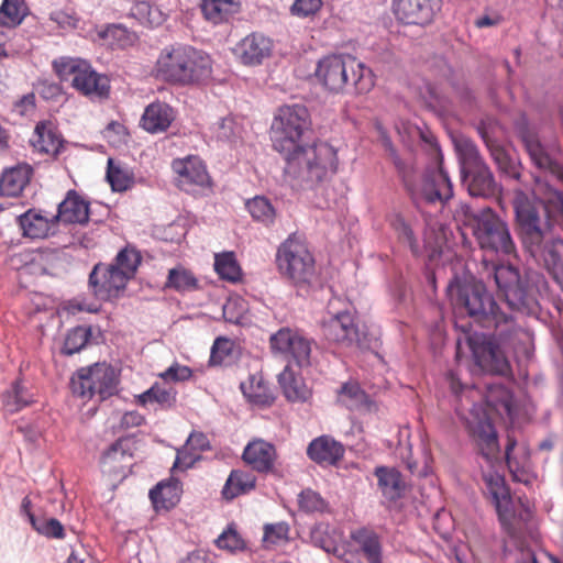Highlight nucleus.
Listing matches in <instances>:
<instances>
[{"label":"nucleus","instance_id":"nucleus-1","mask_svg":"<svg viewBox=\"0 0 563 563\" xmlns=\"http://www.w3.org/2000/svg\"><path fill=\"white\" fill-rule=\"evenodd\" d=\"M309 109L303 103L279 107L271 125L273 148L285 161L284 174L291 187L314 190L336 174L338 151L330 143L312 140Z\"/></svg>","mask_w":563,"mask_h":563},{"label":"nucleus","instance_id":"nucleus-2","mask_svg":"<svg viewBox=\"0 0 563 563\" xmlns=\"http://www.w3.org/2000/svg\"><path fill=\"white\" fill-rule=\"evenodd\" d=\"M317 81L329 92L365 95L375 86V75L368 66L350 54L323 56L314 69Z\"/></svg>","mask_w":563,"mask_h":563},{"label":"nucleus","instance_id":"nucleus-3","mask_svg":"<svg viewBox=\"0 0 563 563\" xmlns=\"http://www.w3.org/2000/svg\"><path fill=\"white\" fill-rule=\"evenodd\" d=\"M446 289L456 309L477 323H508L511 316L504 312L486 284L472 274H455Z\"/></svg>","mask_w":563,"mask_h":563},{"label":"nucleus","instance_id":"nucleus-4","mask_svg":"<svg viewBox=\"0 0 563 563\" xmlns=\"http://www.w3.org/2000/svg\"><path fill=\"white\" fill-rule=\"evenodd\" d=\"M494 280L511 311L534 316L540 309L541 287L545 285L542 274L533 269L521 272L511 264H500L494 268Z\"/></svg>","mask_w":563,"mask_h":563},{"label":"nucleus","instance_id":"nucleus-5","mask_svg":"<svg viewBox=\"0 0 563 563\" xmlns=\"http://www.w3.org/2000/svg\"><path fill=\"white\" fill-rule=\"evenodd\" d=\"M141 262L140 251L126 245L118 252L112 263H97L88 277L91 294L103 301L118 298L129 280L134 278Z\"/></svg>","mask_w":563,"mask_h":563},{"label":"nucleus","instance_id":"nucleus-6","mask_svg":"<svg viewBox=\"0 0 563 563\" xmlns=\"http://www.w3.org/2000/svg\"><path fill=\"white\" fill-rule=\"evenodd\" d=\"M157 71L172 84H203L212 74L211 58L201 49L183 45L161 54L157 59Z\"/></svg>","mask_w":563,"mask_h":563},{"label":"nucleus","instance_id":"nucleus-7","mask_svg":"<svg viewBox=\"0 0 563 563\" xmlns=\"http://www.w3.org/2000/svg\"><path fill=\"white\" fill-rule=\"evenodd\" d=\"M460 222L468 228L484 251L510 254L515 247L509 228L490 207L475 210L468 203H461L457 211Z\"/></svg>","mask_w":563,"mask_h":563},{"label":"nucleus","instance_id":"nucleus-8","mask_svg":"<svg viewBox=\"0 0 563 563\" xmlns=\"http://www.w3.org/2000/svg\"><path fill=\"white\" fill-rule=\"evenodd\" d=\"M276 265L282 276L297 287L310 284L316 273L314 257L298 233H291L278 246Z\"/></svg>","mask_w":563,"mask_h":563},{"label":"nucleus","instance_id":"nucleus-9","mask_svg":"<svg viewBox=\"0 0 563 563\" xmlns=\"http://www.w3.org/2000/svg\"><path fill=\"white\" fill-rule=\"evenodd\" d=\"M468 161L460 166L461 184L474 198H495L501 191V185L496 180L488 165L482 159L477 147L466 143Z\"/></svg>","mask_w":563,"mask_h":563},{"label":"nucleus","instance_id":"nucleus-10","mask_svg":"<svg viewBox=\"0 0 563 563\" xmlns=\"http://www.w3.org/2000/svg\"><path fill=\"white\" fill-rule=\"evenodd\" d=\"M466 344L474 364L482 372L506 375L510 371V363L495 334L478 331L470 332L466 334Z\"/></svg>","mask_w":563,"mask_h":563},{"label":"nucleus","instance_id":"nucleus-11","mask_svg":"<svg viewBox=\"0 0 563 563\" xmlns=\"http://www.w3.org/2000/svg\"><path fill=\"white\" fill-rule=\"evenodd\" d=\"M323 335L330 342L343 347L366 346V334L356 323L355 314L350 310H342L333 314L322 327Z\"/></svg>","mask_w":563,"mask_h":563},{"label":"nucleus","instance_id":"nucleus-12","mask_svg":"<svg viewBox=\"0 0 563 563\" xmlns=\"http://www.w3.org/2000/svg\"><path fill=\"white\" fill-rule=\"evenodd\" d=\"M269 344L274 354L290 355L299 367L309 364L310 341L298 330L283 327L271 335Z\"/></svg>","mask_w":563,"mask_h":563},{"label":"nucleus","instance_id":"nucleus-13","mask_svg":"<svg viewBox=\"0 0 563 563\" xmlns=\"http://www.w3.org/2000/svg\"><path fill=\"white\" fill-rule=\"evenodd\" d=\"M418 196L427 203L445 202L454 196L453 184L442 162L424 169Z\"/></svg>","mask_w":563,"mask_h":563},{"label":"nucleus","instance_id":"nucleus-14","mask_svg":"<svg viewBox=\"0 0 563 563\" xmlns=\"http://www.w3.org/2000/svg\"><path fill=\"white\" fill-rule=\"evenodd\" d=\"M443 0H394L393 10L404 24L424 26L433 22Z\"/></svg>","mask_w":563,"mask_h":563},{"label":"nucleus","instance_id":"nucleus-15","mask_svg":"<svg viewBox=\"0 0 563 563\" xmlns=\"http://www.w3.org/2000/svg\"><path fill=\"white\" fill-rule=\"evenodd\" d=\"M514 210L517 227L523 239H530L539 245L544 238L539 206L522 196L515 199Z\"/></svg>","mask_w":563,"mask_h":563},{"label":"nucleus","instance_id":"nucleus-16","mask_svg":"<svg viewBox=\"0 0 563 563\" xmlns=\"http://www.w3.org/2000/svg\"><path fill=\"white\" fill-rule=\"evenodd\" d=\"M172 168L178 175L179 187L190 191L192 186L207 187L210 185V176L202 159L195 155L184 158H175Z\"/></svg>","mask_w":563,"mask_h":563},{"label":"nucleus","instance_id":"nucleus-17","mask_svg":"<svg viewBox=\"0 0 563 563\" xmlns=\"http://www.w3.org/2000/svg\"><path fill=\"white\" fill-rule=\"evenodd\" d=\"M92 211L90 202L86 201L75 189H69L65 198L57 205L53 220L65 224H87Z\"/></svg>","mask_w":563,"mask_h":563},{"label":"nucleus","instance_id":"nucleus-18","mask_svg":"<svg viewBox=\"0 0 563 563\" xmlns=\"http://www.w3.org/2000/svg\"><path fill=\"white\" fill-rule=\"evenodd\" d=\"M15 222L23 238L31 240L45 239L49 235L52 225L56 224L53 214L43 209L30 208L15 217Z\"/></svg>","mask_w":563,"mask_h":563},{"label":"nucleus","instance_id":"nucleus-19","mask_svg":"<svg viewBox=\"0 0 563 563\" xmlns=\"http://www.w3.org/2000/svg\"><path fill=\"white\" fill-rule=\"evenodd\" d=\"M273 42L261 33L245 36L236 46V54L245 66H258L272 54Z\"/></svg>","mask_w":563,"mask_h":563},{"label":"nucleus","instance_id":"nucleus-20","mask_svg":"<svg viewBox=\"0 0 563 563\" xmlns=\"http://www.w3.org/2000/svg\"><path fill=\"white\" fill-rule=\"evenodd\" d=\"M377 486L383 496L390 503H396L406 497L409 489L402 473L394 466L379 465L374 468Z\"/></svg>","mask_w":563,"mask_h":563},{"label":"nucleus","instance_id":"nucleus-21","mask_svg":"<svg viewBox=\"0 0 563 563\" xmlns=\"http://www.w3.org/2000/svg\"><path fill=\"white\" fill-rule=\"evenodd\" d=\"M71 86L85 96L108 99L110 96V79L97 73L86 62L79 74L71 78Z\"/></svg>","mask_w":563,"mask_h":563},{"label":"nucleus","instance_id":"nucleus-22","mask_svg":"<svg viewBox=\"0 0 563 563\" xmlns=\"http://www.w3.org/2000/svg\"><path fill=\"white\" fill-rule=\"evenodd\" d=\"M344 453L343 444L330 435L313 439L307 448L308 457L319 465H338Z\"/></svg>","mask_w":563,"mask_h":563},{"label":"nucleus","instance_id":"nucleus-23","mask_svg":"<svg viewBox=\"0 0 563 563\" xmlns=\"http://www.w3.org/2000/svg\"><path fill=\"white\" fill-rule=\"evenodd\" d=\"M242 459L246 464L251 465L254 471L268 473L274 467L276 449L274 444L265 440H254L244 448Z\"/></svg>","mask_w":563,"mask_h":563},{"label":"nucleus","instance_id":"nucleus-24","mask_svg":"<svg viewBox=\"0 0 563 563\" xmlns=\"http://www.w3.org/2000/svg\"><path fill=\"white\" fill-rule=\"evenodd\" d=\"M183 483L179 478L170 476L158 482L150 489L148 497L156 511L170 510L180 501Z\"/></svg>","mask_w":563,"mask_h":563},{"label":"nucleus","instance_id":"nucleus-25","mask_svg":"<svg viewBox=\"0 0 563 563\" xmlns=\"http://www.w3.org/2000/svg\"><path fill=\"white\" fill-rule=\"evenodd\" d=\"M33 172V167L27 163L5 168L0 176V196H20L30 183Z\"/></svg>","mask_w":563,"mask_h":563},{"label":"nucleus","instance_id":"nucleus-26","mask_svg":"<svg viewBox=\"0 0 563 563\" xmlns=\"http://www.w3.org/2000/svg\"><path fill=\"white\" fill-rule=\"evenodd\" d=\"M34 136L36 137L34 146L40 152L52 154L55 157L63 152L66 143V140L52 121H38L34 129Z\"/></svg>","mask_w":563,"mask_h":563},{"label":"nucleus","instance_id":"nucleus-27","mask_svg":"<svg viewBox=\"0 0 563 563\" xmlns=\"http://www.w3.org/2000/svg\"><path fill=\"white\" fill-rule=\"evenodd\" d=\"M351 538L367 563H384L382 538L377 532L362 527L353 531Z\"/></svg>","mask_w":563,"mask_h":563},{"label":"nucleus","instance_id":"nucleus-28","mask_svg":"<svg viewBox=\"0 0 563 563\" xmlns=\"http://www.w3.org/2000/svg\"><path fill=\"white\" fill-rule=\"evenodd\" d=\"M1 399L9 413H16L36 401L34 394L23 384L21 375L3 391Z\"/></svg>","mask_w":563,"mask_h":563},{"label":"nucleus","instance_id":"nucleus-29","mask_svg":"<svg viewBox=\"0 0 563 563\" xmlns=\"http://www.w3.org/2000/svg\"><path fill=\"white\" fill-rule=\"evenodd\" d=\"M278 384L285 398L290 402H305L311 396L301 376L286 365L277 376Z\"/></svg>","mask_w":563,"mask_h":563},{"label":"nucleus","instance_id":"nucleus-30","mask_svg":"<svg viewBox=\"0 0 563 563\" xmlns=\"http://www.w3.org/2000/svg\"><path fill=\"white\" fill-rule=\"evenodd\" d=\"M173 108L167 103H151L145 108L141 122L148 133L165 132L173 122Z\"/></svg>","mask_w":563,"mask_h":563},{"label":"nucleus","instance_id":"nucleus-31","mask_svg":"<svg viewBox=\"0 0 563 563\" xmlns=\"http://www.w3.org/2000/svg\"><path fill=\"white\" fill-rule=\"evenodd\" d=\"M120 374L115 367L107 363H95V395L100 401L107 400L118 393Z\"/></svg>","mask_w":563,"mask_h":563},{"label":"nucleus","instance_id":"nucleus-32","mask_svg":"<svg viewBox=\"0 0 563 563\" xmlns=\"http://www.w3.org/2000/svg\"><path fill=\"white\" fill-rule=\"evenodd\" d=\"M201 12L206 20L213 24L228 22L241 11L239 0H202Z\"/></svg>","mask_w":563,"mask_h":563},{"label":"nucleus","instance_id":"nucleus-33","mask_svg":"<svg viewBox=\"0 0 563 563\" xmlns=\"http://www.w3.org/2000/svg\"><path fill=\"white\" fill-rule=\"evenodd\" d=\"M484 482L486 489L492 498V501L500 515L503 509H508L511 504V496L509 487L507 486L506 478L497 471H490L484 474Z\"/></svg>","mask_w":563,"mask_h":563},{"label":"nucleus","instance_id":"nucleus-34","mask_svg":"<svg viewBox=\"0 0 563 563\" xmlns=\"http://www.w3.org/2000/svg\"><path fill=\"white\" fill-rule=\"evenodd\" d=\"M256 477L247 471L232 470L222 487L221 495L225 500L247 494L255 488Z\"/></svg>","mask_w":563,"mask_h":563},{"label":"nucleus","instance_id":"nucleus-35","mask_svg":"<svg viewBox=\"0 0 563 563\" xmlns=\"http://www.w3.org/2000/svg\"><path fill=\"white\" fill-rule=\"evenodd\" d=\"M245 209L252 220L265 228L275 225L277 211L272 200L264 195H256L245 201Z\"/></svg>","mask_w":563,"mask_h":563},{"label":"nucleus","instance_id":"nucleus-36","mask_svg":"<svg viewBox=\"0 0 563 563\" xmlns=\"http://www.w3.org/2000/svg\"><path fill=\"white\" fill-rule=\"evenodd\" d=\"M490 156L504 177L520 180L522 165L514 150H507L501 145L493 146L490 147Z\"/></svg>","mask_w":563,"mask_h":563},{"label":"nucleus","instance_id":"nucleus-37","mask_svg":"<svg viewBox=\"0 0 563 563\" xmlns=\"http://www.w3.org/2000/svg\"><path fill=\"white\" fill-rule=\"evenodd\" d=\"M397 177L402 185L405 191L415 201L418 195V167L413 161L405 159L399 155L390 159Z\"/></svg>","mask_w":563,"mask_h":563},{"label":"nucleus","instance_id":"nucleus-38","mask_svg":"<svg viewBox=\"0 0 563 563\" xmlns=\"http://www.w3.org/2000/svg\"><path fill=\"white\" fill-rule=\"evenodd\" d=\"M542 257L549 274L563 288V240L555 239L547 242Z\"/></svg>","mask_w":563,"mask_h":563},{"label":"nucleus","instance_id":"nucleus-39","mask_svg":"<svg viewBox=\"0 0 563 563\" xmlns=\"http://www.w3.org/2000/svg\"><path fill=\"white\" fill-rule=\"evenodd\" d=\"M177 401V390L173 387H164L155 382L148 389L137 396V404L145 406L156 402L162 409H172Z\"/></svg>","mask_w":563,"mask_h":563},{"label":"nucleus","instance_id":"nucleus-40","mask_svg":"<svg viewBox=\"0 0 563 563\" xmlns=\"http://www.w3.org/2000/svg\"><path fill=\"white\" fill-rule=\"evenodd\" d=\"M29 13L30 9L25 0H2L0 4V25L9 29L18 27Z\"/></svg>","mask_w":563,"mask_h":563},{"label":"nucleus","instance_id":"nucleus-41","mask_svg":"<svg viewBox=\"0 0 563 563\" xmlns=\"http://www.w3.org/2000/svg\"><path fill=\"white\" fill-rule=\"evenodd\" d=\"M213 266L222 280L235 284L242 279V268L232 251L216 254Z\"/></svg>","mask_w":563,"mask_h":563},{"label":"nucleus","instance_id":"nucleus-42","mask_svg":"<svg viewBox=\"0 0 563 563\" xmlns=\"http://www.w3.org/2000/svg\"><path fill=\"white\" fill-rule=\"evenodd\" d=\"M240 388L243 396L252 405L269 407L275 400V396L262 378L251 377L250 384L241 383Z\"/></svg>","mask_w":563,"mask_h":563},{"label":"nucleus","instance_id":"nucleus-43","mask_svg":"<svg viewBox=\"0 0 563 563\" xmlns=\"http://www.w3.org/2000/svg\"><path fill=\"white\" fill-rule=\"evenodd\" d=\"M95 384V364L77 369L69 380L73 395L88 399L96 396Z\"/></svg>","mask_w":563,"mask_h":563},{"label":"nucleus","instance_id":"nucleus-44","mask_svg":"<svg viewBox=\"0 0 563 563\" xmlns=\"http://www.w3.org/2000/svg\"><path fill=\"white\" fill-rule=\"evenodd\" d=\"M92 336L91 325H76L67 330L64 344L60 349L62 354L71 356L86 347Z\"/></svg>","mask_w":563,"mask_h":563},{"label":"nucleus","instance_id":"nucleus-45","mask_svg":"<svg viewBox=\"0 0 563 563\" xmlns=\"http://www.w3.org/2000/svg\"><path fill=\"white\" fill-rule=\"evenodd\" d=\"M165 288L185 294L199 289V285L197 277L189 269L177 266L168 271Z\"/></svg>","mask_w":563,"mask_h":563},{"label":"nucleus","instance_id":"nucleus-46","mask_svg":"<svg viewBox=\"0 0 563 563\" xmlns=\"http://www.w3.org/2000/svg\"><path fill=\"white\" fill-rule=\"evenodd\" d=\"M106 180L112 191L124 192L134 185V175L115 163L114 158L107 161Z\"/></svg>","mask_w":563,"mask_h":563},{"label":"nucleus","instance_id":"nucleus-47","mask_svg":"<svg viewBox=\"0 0 563 563\" xmlns=\"http://www.w3.org/2000/svg\"><path fill=\"white\" fill-rule=\"evenodd\" d=\"M478 437L484 444L481 448V455L487 462H492L500 452V445L497 430L489 419L478 423Z\"/></svg>","mask_w":563,"mask_h":563},{"label":"nucleus","instance_id":"nucleus-48","mask_svg":"<svg viewBox=\"0 0 563 563\" xmlns=\"http://www.w3.org/2000/svg\"><path fill=\"white\" fill-rule=\"evenodd\" d=\"M478 437L484 444L481 448V455L487 462H492L500 452V445L497 430L489 419L478 423Z\"/></svg>","mask_w":563,"mask_h":563},{"label":"nucleus","instance_id":"nucleus-49","mask_svg":"<svg viewBox=\"0 0 563 563\" xmlns=\"http://www.w3.org/2000/svg\"><path fill=\"white\" fill-rule=\"evenodd\" d=\"M212 131L218 142L235 145L242 140L243 126L232 115H228L219 119Z\"/></svg>","mask_w":563,"mask_h":563},{"label":"nucleus","instance_id":"nucleus-50","mask_svg":"<svg viewBox=\"0 0 563 563\" xmlns=\"http://www.w3.org/2000/svg\"><path fill=\"white\" fill-rule=\"evenodd\" d=\"M390 227L397 234L398 240L402 243L408 245L411 253L415 256H418L421 254V247L419 244V241L410 225V223L405 219V217L401 213H395L390 221Z\"/></svg>","mask_w":563,"mask_h":563},{"label":"nucleus","instance_id":"nucleus-51","mask_svg":"<svg viewBox=\"0 0 563 563\" xmlns=\"http://www.w3.org/2000/svg\"><path fill=\"white\" fill-rule=\"evenodd\" d=\"M367 400L368 394L357 382L343 383L338 390V401L349 409L360 407L366 404Z\"/></svg>","mask_w":563,"mask_h":563},{"label":"nucleus","instance_id":"nucleus-52","mask_svg":"<svg viewBox=\"0 0 563 563\" xmlns=\"http://www.w3.org/2000/svg\"><path fill=\"white\" fill-rule=\"evenodd\" d=\"M298 507L301 512L324 514L329 511V503L312 488H305L298 494Z\"/></svg>","mask_w":563,"mask_h":563},{"label":"nucleus","instance_id":"nucleus-53","mask_svg":"<svg viewBox=\"0 0 563 563\" xmlns=\"http://www.w3.org/2000/svg\"><path fill=\"white\" fill-rule=\"evenodd\" d=\"M330 526L327 522H316L309 531L308 538L303 541L310 543L314 548L321 549L327 553H331L335 549L334 540L330 536Z\"/></svg>","mask_w":563,"mask_h":563},{"label":"nucleus","instance_id":"nucleus-54","mask_svg":"<svg viewBox=\"0 0 563 563\" xmlns=\"http://www.w3.org/2000/svg\"><path fill=\"white\" fill-rule=\"evenodd\" d=\"M388 291L396 310H402L409 307L411 291L404 277L398 276L391 279L388 284Z\"/></svg>","mask_w":563,"mask_h":563},{"label":"nucleus","instance_id":"nucleus-55","mask_svg":"<svg viewBox=\"0 0 563 563\" xmlns=\"http://www.w3.org/2000/svg\"><path fill=\"white\" fill-rule=\"evenodd\" d=\"M214 542L219 549L227 550L230 553H238L246 550V542L235 529L234 523L229 525Z\"/></svg>","mask_w":563,"mask_h":563},{"label":"nucleus","instance_id":"nucleus-56","mask_svg":"<svg viewBox=\"0 0 563 563\" xmlns=\"http://www.w3.org/2000/svg\"><path fill=\"white\" fill-rule=\"evenodd\" d=\"M132 15L142 24L157 26L163 23L164 16L157 7L147 1H137L131 9Z\"/></svg>","mask_w":563,"mask_h":563},{"label":"nucleus","instance_id":"nucleus-57","mask_svg":"<svg viewBox=\"0 0 563 563\" xmlns=\"http://www.w3.org/2000/svg\"><path fill=\"white\" fill-rule=\"evenodd\" d=\"M516 131L519 140L522 142L527 153L529 154L531 162L539 157L538 155L545 150L538 136L530 130L526 121L519 123Z\"/></svg>","mask_w":563,"mask_h":563},{"label":"nucleus","instance_id":"nucleus-58","mask_svg":"<svg viewBox=\"0 0 563 563\" xmlns=\"http://www.w3.org/2000/svg\"><path fill=\"white\" fill-rule=\"evenodd\" d=\"M32 528L47 539L63 540L66 537L65 528L63 523L54 517L51 518H38L35 521V526Z\"/></svg>","mask_w":563,"mask_h":563},{"label":"nucleus","instance_id":"nucleus-59","mask_svg":"<svg viewBox=\"0 0 563 563\" xmlns=\"http://www.w3.org/2000/svg\"><path fill=\"white\" fill-rule=\"evenodd\" d=\"M235 342L227 336H218L214 339L211 346V353L209 358L210 365H221L224 363L227 357H230L233 353Z\"/></svg>","mask_w":563,"mask_h":563},{"label":"nucleus","instance_id":"nucleus-60","mask_svg":"<svg viewBox=\"0 0 563 563\" xmlns=\"http://www.w3.org/2000/svg\"><path fill=\"white\" fill-rule=\"evenodd\" d=\"M80 58L60 57L53 62V69L60 80H68L69 76L75 77L85 66Z\"/></svg>","mask_w":563,"mask_h":563},{"label":"nucleus","instance_id":"nucleus-61","mask_svg":"<svg viewBox=\"0 0 563 563\" xmlns=\"http://www.w3.org/2000/svg\"><path fill=\"white\" fill-rule=\"evenodd\" d=\"M288 533L289 525L286 521L266 523L264 526V534L262 541L265 544V548H268V544L277 545L283 541L288 540Z\"/></svg>","mask_w":563,"mask_h":563},{"label":"nucleus","instance_id":"nucleus-62","mask_svg":"<svg viewBox=\"0 0 563 563\" xmlns=\"http://www.w3.org/2000/svg\"><path fill=\"white\" fill-rule=\"evenodd\" d=\"M539 157L532 161L533 165L541 170L549 172L558 181L563 184V164L553 158L547 150Z\"/></svg>","mask_w":563,"mask_h":563},{"label":"nucleus","instance_id":"nucleus-63","mask_svg":"<svg viewBox=\"0 0 563 563\" xmlns=\"http://www.w3.org/2000/svg\"><path fill=\"white\" fill-rule=\"evenodd\" d=\"M192 374L194 372L191 367L174 362L159 374V377L164 382L184 383L189 380L192 377Z\"/></svg>","mask_w":563,"mask_h":563},{"label":"nucleus","instance_id":"nucleus-64","mask_svg":"<svg viewBox=\"0 0 563 563\" xmlns=\"http://www.w3.org/2000/svg\"><path fill=\"white\" fill-rule=\"evenodd\" d=\"M131 435L120 437L114 442H112L102 453L101 460L106 462L107 460L113 457L117 453H121L122 455L129 454L131 455V446L129 445L131 441Z\"/></svg>","mask_w":563,"mask_h":563}]
</instances>
